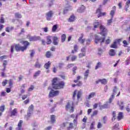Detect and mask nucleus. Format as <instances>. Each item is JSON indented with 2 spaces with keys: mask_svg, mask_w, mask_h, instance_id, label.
I'll list each match as a JSON object with an SVG mask.
<instances>
[{
  "mask_svg": "<svg viewBox=\"0 0 130 130\" xmlns=\"http://www.w3.org/2000/svg\"><path fill=\"white\" fill-rule=\"evenodd\" d=\"M20 43L23 44L24 46H21L20 44L12 45L10 49L11 53H14V49H15L16 51L24 52L25 50H27L29 45H30V43L28 41H21Z\"/></svg>",
  "mask_w": 130,
  "mask_h": 130,
  "instance_id": "f257e3e1",
  "label": "nucleus"
},
{
  "mask_svg": "<svg viewBox=\"0 0 130 130\" xmlns=\"http://www.w3.org/2000/svg\"><path fill=\"white\" fill-rule=\"evenodd\" d=\"M100 31H101L100 34L102 35V36H104V38L99 37V36L95 35L94 37V42L95 44H98V42L103 43V42L105 41V36L107 35V29L105 26L102 25L100 26Z\"/></svg>",
  "mask_w": 130,
  "mask_h": 130,
  "instance_id": "f03ea898",
  "label": "nucleus"
},
{
  "mask_svg": "<svg viewBox=\"0 0 130 130\" xmlns=\"http://www.w3.org/2000/svg\"><path fill=\"white\" fill-rule=\"evenodd\" d=\"M66 83L64 81H61L58 78L55 77L52 80V85L53 89L57 90L58 89H63Z\"/></svg>",
  "mask_w": 130,
  "mask_h": 130,
  "instance_id": "7ed1b4c3",
  "label": "nucleus"
},
{
  "mask_svg": "<svg viewBox=\"0 0 130 130\" xmlns=\"http://www.w3.org/2000/svg\"><path fill=\"white\" fill-rule=\"evenodd\" d=\"M81 79H82V77H81L80 76H78L76 77V79H75L73 81L74 83H75V84H72V87H73V88H75V87H76V86L82 87V86H83V82L82 81H80V80H81Z\"/></svg>",
  "mask_w": 130,
  "mask_h": 130,
  "instance_id": "20e7f679",
  "label": "nucleus"
},
{
  "mask_svg": "<svg viewBox=\"0 0 130 130\" xmlns=\"http://www.w3.org/2000/svg\"><path fill=\"white\" fill-rule=\"evenodd\" d=\"M65 108L66 110H69V109H70L69 112H70V113H73L75 109V107L74 106V102H69L67 103V104Z\"/></svg>",
  "mask_w": 130,
  "mask_h": 130,
  "instance_id": "39448f33",
  "label": "nucleus"
},
{
  "mask_svg": "<svg viewBox=\"0 0 130 130\" xmlns=\"http://www.w3.org/2000/svg\"><path fill=\"white\" fill-rule=\"evenodd\" d=\"M65 4L66 5L64 6L63 14H67L68 12H70V11L73 10V7L70 5V2H69V1H66Z\"/></svg>",
  "mask_w": 130,
  "mask_h": 130,
  "instance_id": "423d86ee",
  "label": "nucleus"
},
{
  "mask_svg": "<svg viewBox=\"0 0 130 130\" xmlns=\"http://www.w3.org/2000/svg\"><path fill=\"white\" fill-rule=\"evenodd\" d=\"M121 40H122V39H116L114 41V42L110 45V48H114L115 49L118 48V46H117V44H120V42H121Z\"/></svg>",
  "mask_w": 130,
  "mask_h": 130,
  "instance_id": "0eeeda50",
  "label": "nucleus"
},
{
  "mask_svg": "<svg viewBox=\"0 0 130 130\" xmlns=\"http://www.w3.org/2000/svg\"><path fill=\"white\" fill-rule=\"evenodd\" d=\"M58 95H59V91L51 89L49 93V98H53V97H56Z\"/></svg>",
  "mask_w": 130,
  "mask_h": 130,
  "instance_id": "6e6552de",
  "label": "nucleus"
},
{
  "mask_svg": "<svg viewBox=\"0 0 130 130\" xmlns=\"http://www.w3.org/2000/svg\"><path fill=\"white\" fill-rule=\"evenodd\" d=\"M28 113L26 116V118L27 120L28 119H29V118H30V117H31V115L32 114V113H33V112L34 111V106L33 105H31L28 107Z\"/></svg>",
  "mask_w": 130,
  "mask_h": 130,
  "instance_id": "1a4fd4ad",
  "label": "nucleus"
},
{
  "mask_svg": "<svg viewBox=\"0 0 130 130\" xmlns=\"http://www.w3.org/2000/svg\"><path fill=\"white\" fill-rule=\"evenodd\" d=\"M26 38L27 39H29L30 42H34V41H37L38 40H40L41 38L40 37V36L36 37L35 36L34 37H31L30 35H28L26 37Z\"/></svg>",
  "mask_w": 130,
  "mask_h": 130,
  "instance_id": "9d476101",
  "label": "nucleus"
},
{
  "mask_svg": "<svg viewBox=\"0 0 130 130\" xmlns=\"http://www.w3.org/2000/svg\"><path fill=\"white\" fill-rule=\"evenodd\" d=\"M118 92V94H117ZM116 97H118L120 95V91H119V89H118V88L117 86H114V88L113 89V92L112 94V96H114L116 94Z\"/></svg>",
  "mask_w": 130,
  "mask_h": 130,
  "instance_id": "9b49d317",
  "label": "nucleus"
},
{
  "mask_svg": "<svg viewBox=\"0 0 130 130\" xmlns=\"http://www.w3.org/2000/svg\"><path fill=\"white\" fill-rule=\"evenodd\" d=\"M102 9L101 8H99L96 11V14H98V17H105L106 16V12H101Z\"/></svg>",
  "mask_w": 130,
  "mask_h": 130,
  "instance_id": "f8f14e48",
  "label": "nucleus"
},
{
  "mask_svg": "<svg viewBox=\"0 0 130 130\" xmlns=\"http://www.w3.org/2000/svg\"><path fill=\"white\" fill-rule=\"evenodd\" d=\"M83 38H84V34H81L80 35V37L78 39V42H80V43H81V44H83L84 43H85V41H86V39Z\"/></svg>",
  "mask_w": 130,
  "mask_h": 130,
  "instance_id": "ddd939ff",
  "label": "nucleus"
},
{
  "mask_svg": "<svg viewBox=\"0 0 130 130\" xmlns=\"http://www.w3.org/2000/svg\"><path fill=\"white\" fill-rule=\"evenodd\" d=\"M94 97H96V93L95 92H92L86 97V100H90L91 98H94Z\"/></svg>",
  "mask_w": 130,
  "mask_h": 130,
  "instance_id": "4468645a",
  "label": "nucleus"
},
{
  "mask_svg": "<svg viewBox=\"0 0 130 130\" xmlns=\"http://www.w3.org/2000/svg\"><path fill=\"white\" fill-rule=\"evenodd\" d=\"M17 114H18V109H17V108L14 109L10 112L11 117H12V116H16V115H17Z\"/></svg>",
  "mask_w": 130,
  "mask_h": 130,
  "instance_id": "2eb2a0df",
  "label": "nucleus"
},
{
  "mask_svg": "<svg viewBox=\"0 0 130 130\" xmlns=\"http://www.w3.org/2000/svg\"><path fill=\"white\" fill-rule=\"evenodd\" d=\"M74 49L72 50L71 53L74 54V53H76V52H78V50H79V46L78 45L75 44L73 47Z\"/></svg>",
  "mask_w": 130,
  "mask_h": 130,
  "instance_id": "dca6fc26",
  "label": "nucleus"
},
{
  "mask_svg": "<svg viewBox=\"0 0 130 130\" xmlns=\"http://www.w3.org/2000/svg\"><path fill=\"white\" fill-rule=\"evenodd\" d=\"M23 124V120H20L17 125L16 130H22V124Z\"/></svg>",
  "mask_w": 130,
  "mask_h": 130,
  "instance_id": "f3484780",
  "label": "nucleus"
},
{
  "mask_svg": "<svg viewBox=\"0 0 130 130\" xmlns=\"http://www.w3.org/2000/svg\"><path fill=\"white\" fill-rule=\"evenodd\" d=\"M85 9L86 8H85V6H84V5H82L80 7H79L78 9L77 12L78 13H83L85 11Z\"/></svg>",
  "mask_w": 130,
  "mask_h": 130,
  "instance_id": "a211bd4d",
  "label": "nucleus"
},
{
  "mask_svg": "<svg viewBox=\"0 0 130 130\" xmlns=\"http://www.w3.org/2000/svg\"><path fill=\"white\" fill-rule=\"evenodd\" d=\"M53 43L54 45H58V38L54 37L53 38Z\"/></svg>",
  "mask_w": 130,
  "mask_h": 130,
  "instance_id": "6ab92c4d",
  "label": "nucleus"
},
{
  "mask_svg": "<svg viewBox=\"0 0 130 130\" xmlns=\"http://www.w3.org/2000/svg\"><path fill=\"white\" fill-rule=\"evenodd\" d=\"M45 56L47 58H51L52 57V53L50 51H47L46 52Z\"/></svg>",
  "mask_w": 130,
  "mask_h": 130,
  "instance_id": "aec40b11",
  "label": "nucleus"
},
{
  "mask_svg": "<svg viewBox=\"0 0 130 130\" xmlns=\"http://www.w3.org/2000/svg\"><path fill=\"white\" fill-rule=\"evenodd\" d=\"M109 54L110 56H115L116 53L115 52V50L110 49L109 52Z\"/></svg>",
  "mask_w": 130,
  "mask_h": 130,
  "instance_id": "412c9836",
  "label": "nucleus"
},
{
  "mask_svg": "<svg viewBox=\"0 0 130 130\" xmlns=\"http://www.w3.org/2000/svg\"><path fill=\"white\" fill-rule=\"evenodd\" d=\"M89 74H90V71L89 70H87L84 74V80H87V79H88V77H89Z\"/></svg>",
  "mask_w": 130,
  "mask_h": 130,
  "instance_id": "4be33fe9",
  "label": "nucleus"
},
{
  "mask_svg": "<svg viewBox=\"0 0 130 130\" xmlns=\"http://www.w3.org/2000/svg\"><path fill=\"white\" fill-rule=\"evenodd\" d=\"M129 6H130V0H128L125 4V6L124 7V10L125 11H126V12H127V11L128 10V8H129Z\"/></svg>",
  "mask_w": 130,
  "mask_h": 130,
  "instance_id": "5701e85b",
  "label": "nucleus"
},
{
  "mask_svg": "<svg viewBox=\"0 0 130 130\" xmlns=\"http://www.w3.org/2000/svg\"><path fill=\"white\" fill-rule=\"evenodd\" d=\"M41 67H42L41 63L39 62V61H38V59H37V61L35 64V67L37 69H40Z\"/></svg>",
  "mask_w": 130,
  "mask_h": 130,
  "instance_id": "b1692460",
  "label": "nucleus"
},
{
  "mask_svg": "<svg viewBox=\"0 0 130 130\" xmlns=\"http://www.w3.org/2000/svg\"><path fill=\"white\" fill-rule=\"evenodd\" d=\"M50 66H51V62H50V61H49L44 64V68H45L46 70H48L49 68H50Z\"/></svg>",
  "mask_w": 130,
  "mask_h": 130,
  "instance_id": "393cba45",
  "label": "nucleus"
},
{
  "mask_svg": "<svg viewBox=\"0 0 130 130\" xmlns=\"http://www.w3.org/2000/svg\"><path fill=\"white\" fill-rule=\"evenodd\" d=\"M122 118H123V114L122 112H120L118 114L117 119L118 120H121V119H122Z\"/></svg>",
  "mask_w": 130,
  "mask_h": 130,
  "instance_id": "a878e982",
  "label": "nucleus"
},
{
  "mask_svg": "<svg viewBox=\"0 0 130 130\" xmlns=\"http://www.w3.org/2000/svg\"><path fill=\"white\" fill-rule=\"evenodd\" d=\"M51 38L52 37L50 36H47V42L46 44L48 45L51 44Z\"/></svg>",
  "mask_w": 130,
  "mask_h": 130,
  "instance_id": "bb28decb",
  "label": "nucleus"
},
{
  "mask_svg": "<svg viewBox=\"0 0 130 130\" xmlns=\"http://www.w3.org/2000/svg\"><path fill=\"white\" fill-rule=\"evenodd\" d=\"M13 30L14 26L7 27L5 29V31H6V32H8V33H10L11 31H13Z\"/></svg>",
  "mask_w": 130,
  "mask_h": 130,
  "instance_id": "cd10ccee",
  "label": "nucleus"
},
{
  "mask_svg": "<svg viewBox=\"0 0 130 130\" xmlns=\"http://www.w3.org/2000/svg\"><path fill=\"white\" fill-rule=\"evenodd\" d=\"M50 117L51 122H52V123H54V122H55L56 121V120H55V115H51Z\"/></svg>",
  "mask_w": 130,
  "mask_h": 130,
  "instance_id": "c85d7f7f",
  "label": "nucleus"
},
{
  "mask_svg": "<svg viewBox=\"0 0 130 130\" xmlns=\"http://www.w3.org/2000/svg\"><path fill=\"white\" fill-rule=\"evenodd\" d=\"M119 106L120 107V109L121 110H123V108H124V106H123V102L120 101V102L118 103Z\"/></svg>",
  "mask_w": 130,
  "mask_h": 130,
  "instance_id": "c756f323",
  "label": "nucleus"
},
{
  "mask_svg": "<svg viewBox=\"0 0 130 130\" xmlns=\"http://www.w3.org/2000/svg\"><path fill=\"white\" fill-rule=\"evenodd\" d=\"M115 11H116V7L115 6H114L113 7V9L111 10V13H110V15H111V16H112V17H113V16H114Z\"/></svg>",
  "mask_w": 130,
  "mask_h": 130,
  "instance_id": "7c9ffc66",
  "label": "nucleus"
},
{
  "mask_svg": "<svg viewBox=\"0 0 130 130\" xmlns=\"http://www.w3.org/2000/svg\"><path fill=\"white\" fill-rule=\"evenodd\" d=\"M67 39V35L66 34H62L61 36V41L62 43L64 42Z\"/></svg>",
  "mask_w": 130,
  "mask_h": 130,
  "instance_id": "2f4dec72",
  "label": "nucleus"
},
{
  "mask_svg": "<svg viewBox=\"0 0 130 130\" xmlns=\"http://www.w3.org/2000/svg\"><path fill=\"white\" fill-rule=\"evenodd\" d=\"M100 68H102V63L98 62L95 66V70H98V69H100Z\"/></svg>",
  "mask_w": 130,
  "mask_h": 130,
  "instance_id": "473e14b6",
  "label": "nucleus"
},
{
  "mask_svg": "<svg viewBox=\"0 0 130 130\" xmlns=\"http://www.w3.org/2000/svg\"><path fill=\"white\" fill-rule=\"evenodd\" d=\"M74 124L72 122L69 123V125L67 127V130H71L74 129Z\"/></svg>",
  "mask_w": 130,
  "mask_h": 130,
  "instance_id": "72a5a7b5",
  "label": "nucleus"
},
{
  "mask_svg": "<svg viewBox=\"0 0 130 130\" xmlns=\"http://www.w3.org/2000/svg\"><path fill=\"white\" fill-rule=\"evenodd\" d=\"M57 28H58V25L57 24H55L52 27V32H56V30L57 29Z\"/></svg>",
  "mask_w": 130,
  "mask_h": 130,
  "instance_id": "f704fd0d",
  "label": "nucleus"
},
{
  "mask_svg": "<svg viewBox=\"0 0 130 130\" xmlns=\"http://www.w3.org/2000/svg\"><path fill=\"white\" fill-rule=\"evenodd\" d=\"M100 108L101 110L108 108V104H104L103 105L100 106Z\"/></svg>",
  "mask_w": 130,
  "mask_h": 130,
  "instance_id": "c9c22d12",
  "label": "nucleus"
},
{
  "mask_svg": "<svg viewBox=\"0 0 130 130\" xmlns=\"http://www.w3.org/2000/svg\"><path fill=\"white\" fill-rule=\"evenodd\" d=\"M8 84H9V87L13 88V79H9L8 80Z\"/></svg>",
  "mask_w": 130,
  "mask_h": 130,
  "instance_id": "e433bc0d",
  "label": "nucleus"
},
{
  "mask_svg": "<svg viewBox=\"0 0 130 130\" xmlns=\"http://www.w3.org/2000/svg\"><path fill=\"white\" fill-rule=\"evenodd\" d=\"M5 105H2L0 107V113H1V116L3 115V112L5 111Z\"/></svg>",
  "mask_w": 130,
  "mask_h": 130,
  "instance_id": "4c0bfd02",
  "label": "nucleus"
},
{
  "mask_svg": "<svg viewBox=\"0 0 130 130\" xmlns=\"http://www.w3.org/2000/svg\"><path fill=\"white\" fill-rule=\"evenodd\" d=\"M101 83L102 85H106L107 84V80L105 78L101 79Z\"/></svg>",
  "mask_w": 130,
  "mask_h": 130,
  "instance_id": "58836bf2",
  "label": "nucleus"
},
{
  "mask_svg": "<svg viewBox=\"0 0 130 130\" xmlns=\"http://www.w3.org/2000/svg\"><path fill=\"white\" fill-rule=\"evenodd\" d=\"M40 74H41V71L40 70H38L34 75V78H36V77H38V76H39Z\"/></svg>",
  "mask_w": 130,
  "mask_h": 130,
  "instance_id": "ea45409f",
  "label": "nucleus"
},
{
  "mask_svg": "<svg viewBox=\"0 0 130 130\" xmlns=\"http://www.w3.org/2000/svg\"><path fill=\"white\" fill-rule=\"evenodd\" d=\"M103 127V124L101 122H98L97 124V128L100 129Z\"/></svg>",
  "mask_w": 130,
  "mask_h": 130,
  "instance_id": "a19ab883",
  "label": "nucleus"
},
{
  "mask_svg": "<svg viewBox=\"0 0 130 130\" xmlns=\"http://www.w3.org/2000/svg\"><path fill=\"white\" fill-rule=\"evenodd\" d=\"M112 116V120L113 121L114 120H115V117H116V112L115 111L113 112Z\"/></svg>",
  "mask_w": 130,
  "mask_h": 130,
  "instance_id": "79ce46f5",
  "label": "nucleus"
},
{
  "mask_svg": "<svg viewBox=\"0 0 130 130\" xmlns=\"http://www.w3.org/2000/svg\"><path fill=\"white\" fill-rule=\"evenodd\" d=\"M81 96H82V90L78 91L77 92V99L79 100L80 98H81Z\"/></svg>",
  "mask_w": 130,
  "mask_h": 130,
  "instance_id": "37998d69",
  "label": "nucleus"
},
{
  "mask_svg": "<svg viewBox=\"0 0 130 130\" xmlns=\"http://www.w3.org/2000/svg\"><path fill=\"white\" fill-rule=\"evenodd\" d=\"M98 114V110H94L92 114L91 115V117H94V116H96Z\"/></svg>",
  "mask_w": 130,
  "mask_h": 130,
  "instance_id": "c03bdc74",
  "label": "nucleus"
},
{
  "mask_svg": "<svg viewBox=\"0 0 130 130\" xmlns=\"http://www.w3.org/2000/svg\"><path fill=\"white\" fill-rule=\"evenodd\" d=\"M78 58V56L77 55H73L72 57H71V61H75V60L76 59H77Z\"/></svg>",
  "mask_w": 130,
  "mask_h": 130,
  "instance_id": "a18cd8bd",
  "label": "nucleus"
},
{
  "mask_svg": "<svg viewBox=\"0 0 130 130\" xmlns=\"http://www.w3.org/2000/svg\"><path fill=\"white\" fill-rule=\"evenodd\" d=\"M30 52V56L32 58L34 57V55L35 54V51H34V50H31Z\"/></svg>",
  "mask_w": 130,
  "mask_h": 130,
  "instance_id": "49530a36",
  "label": "nucleus"
},
{
  "mask_svg": "<svg viewBox=\"0 0 130 130\" xmlns=\"http://www.w3.org/2000/svg\"><path fill=\"white\" fill-rule=\"evenodd\" d=\"M78 69V68L77 67H74L73 69H72V72H73V75L74 76H75V75H76V71H77V70Z\"/></svg>",
  "mask_w": 130,
  "mask_h": 130,
  "instance_id": "de8ad7c7",
  "label": "nucleus"
},
{
  "mask_svg": "<svg viewBox=\"0 0 130 130\" xmlns=\"http://www.w3.org/2000/svg\"><path fill=\"white\" fill-rule=\"evenodd\" d=\"M76 20V17H70L68 21L69 22H74Z\"/></svg>",
  "mask_w": 130,
  "mask_h": 130,
  "instance_id": "09e8293b",
  "label": "nucleus"
},
{
  "mask_svg": "<svg viewBox=\"0 0 130 130\" xmlns=\"http://www.w3.org/2000/svg\"><path fill=\"white\" fill-rule=\"evenodd\" d=\"M47 17H52V16H53V11H50L47 14Z\"/></svg>",
  "mask_w": 130,
  "mask_h": 130,
  "instance_id": "8fccbe9b",
  "label": "nucleus"
},
{
  "mask_svg": "<svg viewBox=\"0 0 130 130\" xmlns=\"http://www.w3.org/2000/svg\"><path fill=\"white\" fill-rule=\"evenodd\" d=\"M78 56L80 58L86 56V53H80L78 54Z\"/></svg>",
  "mask_w": 130,
  "mask_h": 130,
  "instance_id": "3c124183",
  "label": "nucleus"
},
{
  "mask_svg": "<svg viewBox=\"0 0 130 130\" xmlns=\"http://www.w3.org/2000/svg\"><path fill=\"white\" fill-rule=\"evenodd\" d=\"M102 53H103V50L101 49V48H99L98 49V54L99 55H101L102 54Z\"/></svg>",
  "mask_w": 130,
  "mask_h": 130,
  "instance_id": "603ef678",
  "label": "nucleus"
},
{
  "mask_svg": "<svg viewBox=\"0 0 130 130\" xmlns=\"http://www.w3.org/2000/svg\"><path fill=\"white\" fill-rule=\"evenodd\" d=\"M8 80L7 79H5L3 82H2V86H3V87H5V86H6V85H7V84H8Z\"/></svg>",
  "mask_w": 130,
  "mask_h": 130,
  "instance_id": "864d4df0",
  "label": "nucleus"
},
{
  "mask_svg": "<svg viewBox=\"0 0 130 130\" xmlns=\"http://www.w3.org/2000/svg\"><path fill=\"white\" fill-rule=\"evenodd\" d=\"M99 26V22H94L93 23V27L94 29H96V28H98Z\"/></svg>",
  "mask_w": 130,
  "mask_h": 130,
  "instance_id": "5fc2aeb1",
  "label": "nucleus"
},
{
  "mask_svg": "<svg viewBox=\"0 0 130 130\" xmlns=\"http://www.w3.org/2000/svg\"><path fill=\"white\" fill-rule=\"evenodd\" d=\"M24 104L27 105L30 103V99L27 98L26 100L23 101Z\"/></svg>",
  "mask_w": 130,
  "mask_h": 130,
  "instance_id": "6e6d98bb",
  "label": "nucleus"
},
{
  "mask_svg": "<svg viewBox=\"0 0 130 130\" xmlns=\"http://www.w3.org/2000/svg\"><path fill=\"white\" fill-rule=\"evenodd\" d=\"M34 85H30V87L28 89V92H31V91H33L34 90Z\"/></svg>",
  "mask_w": 130,
  "mask_h": 130,
  "instance_id": "4d7b16f0",
  "label": "nucleus"
},
{
  "mask_svg": "<svg viewBox=\"0 0 130 130\" xmlns=\"http://www.w3.org/2000/svg\"><path fill=\"white\" fill-rule=\"evenodd\" d=\"M94 125H95V122L93 121L90 124V129H94Z\"/></svg>",
  "mask_w": 130,
  "mask_h": 130,
  "instance_id": "13d9d810",
  "label": "nucleus"
},
{
  "mask_svg": "<svg viewBox=\"0 0 130 130\" xmlns=\"http://www.w3.org/2000/svg\"><path fill=\"white\" fill-rule=\"evenodd\" d=\"M22 100H25L28 98V94H23L21 97Z\"/></svg>",
  "mask_w": 130,
  "mask_h": 130,
  "instance_id": "bf43d9fd",
  "label": "nucleus"
},
{
  "mask_svg": "<svg viewBox=\"0 0 130 130\" xmlns=\"http://www.w3.org/2000/svg\"><path fill=\"white\" fill-rule=\"evenodd\" d=\"M123 44H124V47H126V46H127V45L128 44V43H127V41H126V40H124L123 41Z\"/></svg>",
  "mask_w": 130,
  "mask_h": 130,
  "instance_id": "052dcab7",
  "label": "nucleus"
},
{
  "mask_svg": "<svg viewBox=\"0 0 130 130\" xmlns=\"http://www.w3.org/2000/svg\"><path fill=\"white\" fill-rule=\"evenodd\" d=\"M113 99H114V96L112 95H111V97L109 99V103H111L112 102V100H113Z\"/></svg>",
  "mask_w": 130,
  "mask_h": 130,
  "instance_id": "680f3d73",
  "label": "nucleus"
},
{
  "mask_svg": "<svg viewBox=\"0 0 130 130\" xmlns=\"http://www.w3.org/2000/svg\"><path fill=\"white\" fill-rule=\"evenodd\" d=\"M118 7L119 9H121L122 8V2H120L118 4Z\"/></svg>",
  "mask_w": 130,
  "mask_h": 130,
  "instance_id": "e2e57ef3",
  "label": "nucleus"
},
{
  "mask_svg": "<svg viewBox=\"0 0 130 130\" xmlns=\"http://www.w3.org/2000/svg\"><path fill=\"white\" fill-rule=\"evenodd\" d=\"M7 57V55H3L0 57V59H1V60H4V59H6Z\"/></svg>",
  "mask_w": 130,
  "mask_h": 130,
  "instance_id": "0e129e2a",
  "label": "nucleus"
},
{
  "mask_svg": "<svg viewBox=\"0 0 130 130\" xmlns=\"http://www.w3.org/2000/svg\"><path fill=\"white\" fill-rule=\"evenodd\" d=\"M98 105H99V104L95 103L93 104V109H96L97 107H98Z\"/></svg>",
  "mask_w": 130,
  "mask_h": 130,
  "instance_id": "69168bd1",
  "label": "nucleus"
},
{
  "mask_svg": "<svg viewBox=\"0 0 130 130\" xmlns=\"http://www.w3.org/2000/svg\"><path fill=\"white\" fill-rule=\"evenodd\" d=\"M1 77H3V78L5 77H7V74L5 72H1Z\"/></svg>",
  "mask_w": 130,
  "mask_h": 130,
  "instance_id": "338daca9",
  "label": "nucleus"
},
{
  "mask_svg": "<svg viewBox=\"0 0 130 130\" xmlns=\"http://www.w3.org/2000/svg\"><path fill=\"white\" fill-rule=\"evenodd\" d=\"M109 43H110V39H109V38L107 39L105 41V44H109Z\"/></svg>",
  "mask_w": 130,
  "mask_h": 130,
  "instance_id": "774afa93",
  "label": "nucleus"
}]
</instances>
